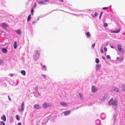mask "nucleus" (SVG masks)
Returning <instances> with one entry per match:
<instances>
[{"mask_svg": "<svg viewBox=\"0 0 125 125\" xmlns=\"http://www.w3.org/2000/svg\"><path fill=\"white\" fill-rule=\"evenodd\" d=\"M40 55V52L38 50H36L35 52L34 55L33 56V58L35 61H36L37 59L38 58Z\"/></svg>", "mask_w": 125, "mask_h": 125, "instance_id": "1", "label": "nucleus"}, {"mask_svg": "<svg viewBox=\"0 0 125 125\" xmlns=\"http://www.w3.org/2000/svg\"><path fill=\"white\" fill-rule=\"evenodd\" d=\"M109 104H112L114 105H116L117 104V101L116 99L114 101L113 99L111 98L109 102Z\"/></svg>", "mask_w": 125, "mask_h": 125, "instance_id": "2", "label": "nucleus"}, {"mask_svg": "<svg viewBox=\"0 0 125 125\" xmlns=\"http://www.w3.org/2000/svg\"><path fill=\"white\" fill-rule=\"evenodd\" d=\"M117 47L118 50L122 54H124V50L122 48V46L120 44L117 45Z\"/></svg>", "mask_w": 125, "mask_h": 125, "instance_id": "3", "label": "nucleus"}, {"mask_svg": "<svg viewBox=\"0 0 125 125\" xmlns=\"http://www.w3.org/2000/svg\"><path fill=\"white\" fill-rule=\"evenodd\" d=\"M49 106V104L47 103H44L42 105V107L44 109H46Z\"/></svg>", "mask_w": 125, "mask_h": 125, "instance_id": "4", "label": "nucleus"}, {"mask_svg": "<svg viewBox=\"0 0 125 125\" xmlns=\"http://www.w3.org/2000/svg\"><path fill=\"white\" fill-rule=\"evenodd\" d=\"M92 90L93 92L94 93L97 90V89L94 86H92Z\"/></svg>", "mask_w": 125, "mask_h": 125, "instance_id": "5", "label": "nucleus"}, {"mask_svg": "<svg viewBox=\"0 0 125 125\" xmlns=\"http://www.w3.org/2000/svg\"><path fill=\"white\" fill-rule=\"evenodd\" d=\"M24 102H23L21 104V109H19V111H23L24 110L23 106L24 105Z\"/></svg>", "mask_w": 125, "mask_h": 125, "instance_id": "6", "label": "nucleus"}, {"mask_svg": "<svg viewBox=\"0 0 125 125\" xmlns=\"http://www.w3.org/2000/svg\"><path fill=\"white\" fill-rule=\"evenodd\" d=\"M8 26V25L6 23H2V27H3L4 29H6Z\"/></svg>", "mask_w": 125, "mask_h": 125, "instance_id": "7", "label": "nucleus"}, {"mask_svg": "<svg viewBox=\"0 0 125 125\" xmlns=\"http://www.w3.org/2000/svg\"><path fill=\"white\" fill-rule=\"evenodd\" d=\"M34 107L35 109H39L41 108V107L38 104H36L34 106Z\"/></svg>", "mask_w": 125, "mask_h": 125, "instance_id": "8", "label": "nucleus"}, {"mask_svg": "<svg viewBox=\"0 0 125 125\" xmlns=\"http://www.w3.org/2000/svg\"><path fill=\"white\" fill-rule=\"evenodd\" d=\"M71 112L70 110H68L64 112V114L65 115H67L69 114Z\"/></svg>", "mask_w": 125, "mask_h": 125, "instance_id": "9", "label": "nucleus"}, {"mask_svg": "<svg viewBox=\"0 0 125 125\" xmlns=\"http://www.w3.org/2000/svg\"><path fill=\"white\" fill-rule=\"evenodd\" d=\"M1 119L2 120H3L4 121H5L6 120V117L5 115H3L1 117Z\"/></svg>", "mask_w": 125, "mask_h": 125, "instance_id": "10", "label": "nucleus"}, {"mask_svg": "<svg viewBox=\"0 0 125 125\" xmlns=\"http://www.w3.org/2000/svg\"><path fill=\"white\" fill-rule=\"evenodd\" d=\"M2 52L4 53H6L7 52V50L6 48H3L2 50Z\"/></svg>", "mask_w": 125, "mask_h": 125, "instance_id": "11", "label": "nucleus"}, {"mask_svg": "<svg viewBox=\"0 0 125 125\" xmlns=\"http://www.w3.org/2000/svg\"><path fill=\"white\" fill-rule=\"evenodd\" d=\"M37 2H38V3L40 4H45V2H44L42 1H37Z\"/></svg>", "mask_w": 125, "mask_h": 125, "instance_id": "12", "label": "nucleus"}, {"mask_svg": "<svg viewBox=\"0 0 125 125\" xmlns=\"http://www.w3.org/2000/svg\"><path fill=\"white\" fill-rule=\"evenodd\" d=\"M112 89L113 91H115L116 92H118L119 91L118 88H116L115 87H114Z\"/></svg>", "mask_w": 125, "mask_h": 125, "instance_id": "13", "label": "nucleus"}, {"mask_svg": "<svg viewBox=\"0 0 125 125\" xmlns=\"http://www.w3.org/2000/svg\"><path fill=\"white\" fill-rule=\"evenodd\" d=\"M17 42L16 41L15 42H14V44H13L14 48L15 49H16V48H17Z\"/></svg>", "mask_w": 125, "mask_h": 125, "instance_id": "14", "label": "nucleus"}, {"mask_svg": "<svg viewBox=\"0 0 125 125\" xmlns=\"http://www.w3.org/2000/svg\"><path fill=\"white\" fill-rule=\"evenodd\" d=\"M60 104L64 106H66L67 105L66 103L63 102H61Z\"/></svg>", "mask_w": 125, "mask_h": 125, "instance_id": "15", "label": "nucleus"}, {"mask_svg": "<svg viewBox=\"0 0 125 125\" xmlns=\"http://www.w3.org/2000/svg\"><path fill=\"white\" fill-rule=\"evenodd\" d=\"M85 34L87 36V37H90L91 36V34L89 32H87V33H85Z\"/></svg>", "mask_w": 125, "mask_h": 125, "instance_id": "16", "label": "nucleus"}, {"mask_svg": "<svg viewBox=\"0 0 125 125\" xmlns=\"http://www.w3.org/2000/svg\"><path fill=\"white\" fill-rule=\"evenodd\" d=\"M21 73L23 75H25L26 74V73L25 71L22 70L21 72Z\"/></svg>", "mask_w": 125, "mask_h": 125, "instance_id": "17", "label": "nucleus"}, {"mask_svg": "<svg viewBox=\"0 0 125 125\" xmlns=\"http://www.w3.org/2000/svg\"><path fill=\"white\" fill-rule=\"evenodd\" d=\"M120 29H119V30H117V31H113V33H117L119 32H120Z\"/></svg>", "mask_w": 125, "mask_h": 125, "instance_id": "18", "label": "nucleus"}, {"mask_svg": "<svg viewBox=\"0 0 125 125\" xmlns=\"http://www.w3.org/2000/svg\"><path fill=\"white\" fill-rule=\"evenodd\" d=\"M31 15H29L28 18V19H27V21H30V20L31 19Z\"/></svg>", "mask_w": 125, "mask_h": 125, "instance_id": "19", "label": "nucleus"}, {"mask_svg": "<svg viewBox=\"0 0 125 125\" xmlns=\"http://www.w3.org/2000/svg\"><path fill=\"white\" fill-rule=\"evenodd\" d=\"M31 15H32L33 14V13L34 12V9L33 7H32L31 9Z\"/></svg>", "mask_w": 125, "mask_h": 125, "instance_id": "20", "label": "nucleus"}, {"mask_svg": "<svg viewBox=\"0 0 125 125\" xmlns=\"http://www.w3.org/2000/svg\"><path fill=\"white\" fill-rule=\"evenodd\" d=\"M99 62V60L98 58H97L95 59V62L96 63H98Z\"/></svg>", "mask_w": 125, "mask_h": 125, "instance_id": "21", "label": "nucleus"}, {"mask_svg": "<svg viewBox=\"0 0 125 125\" xmlns=\"http://www.w3.org/2000/svg\"><path fill=\"white\" fill-rule=\"evenodd\" d=\"M17 32L18 34H21V31L20 30H17Z\"/></svg>", "mask_w": 125, "mask_h": 125, "instance_id": "22", "label": "nucleus"}, {"mask_svg": "<svg viewBox=\"0 0 125 125\" xmlns=\"http://www.w3.org/2000/svg\"><path fill=\"white\" fill-rule=\"evenodd\" d=\"M0 125H5V123L3 121H1L0 123Z\"/></svg>", "mask_w": 125, "mask_h": 125, "instance_id": "23", "label": "nucleus"}, {"mask_svg": "<svg viewBox=\"0 0 125 125\" xmlns=\"http://www.w3.org/2000/svg\"><path fill=\"white\" fill-rule=\"evenodd\" d=\"M122 86L123 91L125 92V86L124 85H122Z\"/></svg>", "mask_w": 125, "mask_h": 125, "instance_id": "24", "label": "nucleus"}, {"mask_svg": "<svg viewBox=\"0 0 125 125\" xmlns=\"http://www.w3.org/2000/svg\"><path fill=\"white\" fill-rule=\"evenodd\" d=\"M16 118L18 120H19L20 119L19 116L18 115H16Z\"/></svg>", "mask_w": 125, "mask_h": 125, "instance_id": "25", "label": "nucleus"}, {"mask_svg": "<svg viewBox=\"0 0 125 125\" xmlns=\"http://www.w3.org/2000/svg\"><path fill=\"white\" fill-rule=\"evenodd\" d=\"M3 63V61L1 59H0V65L1 64Z\"/></svg>", "mask_w": 125, "mask_h": 125, "instance_id": "26", "label": "nucleus"}, {"mask_svg": "<svg viewBox=\"0 0 125 125\" xmlns=\"http://www.w3.org/2000/svg\"><path fill=\"white\" fill-rule=\"evenodd\" d=\"M37 6V4L36 2H35L34 3V5L33 6V8H35L36 7V6Z\"/></svg>", "mask_w": 125, "mask_h": 125, "instance_id": "27", "label": "nucleus"}, {"mask_svg": "<svg viewBox=\"0 0 125 125\" xmlns=\"http://www.w3.org/2000/svg\"><path fill=\"white\" fill-rule=\"evenodd\" d=\"M79 94V95L80 97L81 98V99H82V97L81 94L80 93Z\"/></svg>", "mask_w": 125, "mask_h": 125, "instance_id": "28", "label": "nucleus"}, {"mask_svg": "<svg viewBox=\"0 0 125 125\" xmlns=\"http://www.w3.org/2000/svg\"><path fill=\"white\" fill-rule=\"evenodd\" d=\"M99 67V66L98 64H97L96 65V68L97 70H98V69Z\"/></svg>", "mask_w": 125, "mask_h": 125, "instance_id": "29", "label": "nucleus"}, {"mask_svg": "<svg viewBox=\"0 0 125 125\" xmlns=\"http://www.w3.org/2000/svg\"><path fill=\"white\" fill-rule=\"evenodd\" d=\"M108 9L107 7H104L103 8V10H107Z\"/></svg>", "mask_w": 125, "mask_h": 125, "instance_id": "30", "label": "nucleus"}, {"mask_svg": "<svg viewBox=\"0 0 125 125\" xmlns=\"http://www.w3.org/2000/svg\"><path fill=\"white\" fill-rule=\"evenodd\" d=\"M106 58L108 59H109L110 58V55H107L106 56Z\"/></svg>", "mask_w": 125, "mask_h": 125, "instance_id": "31", "label": "nucleus"}, {"mask_svg": "<svg viewBox=\"0 0 125 125\" xmlns=\"http://www.w3.org/2000/svg\"><path fill=\"white\" fill-rule=\"evenodd\" d=\"M103 13V12H101V13L100 16L99 17V19H100L101 18V16H102V14Z\"/></svg>", "mask_w": 125, "mask_h": 125, "instance_id": "32", "label": "nucleus"}, {"mask_svg": "<svg viewBox=\"0 0 125 125\" xmlns=\"http://www.w3.org/2000/svg\"><path fill=\"white\" fill-rule=\"evenodd\" d=\"M104 50L105 52H106L107 51V49L106 47H105L104 48Z\"/></svg>", "mask_w": 125, "mask_h": 125, "instance_id": "33", "label": "nucleus"}, {"mask_svg": "<svg viewBox=\"0 0 125 125\" xmlns=\"http://www.w3.org/2000/svg\"><path fill=\"white\" fill-rule=\"evenodd\" d=\"M104 25L105 27H106L107 26V23H104Z\"/></svg>", "mask_w": 125, "mask_h": 125, "instance_id": "34", "label": "nucleus"}, {"mask_svg": "<svg viewBox=\"0 0 125 125\" xmlns=\"http://www.w3.org/2000/svg\"><path fill=\"white\" fill-rule=\"evenodd\" d=\"M106 98V96L105 95H104V97L103 99H102V100H104L105 98Z\"/></svg>", "mask_w": 125, "mask_h": 125, "instance_id": "35", "label": "nucleus"}, {"mask_svg": "<svg viewBox=\"0 0 125 125\" xmlns=\"http://www.w3.org/2000/svg\"><path fill=\"white\" fill-rule=\"evenodd\" d=\"M100 51L101 53H103V50L102 49H101L100 50Z\"/></svg>", "mask_w": 125, "mask_h": 125, "instance_id": "36", "label": "nucleus"}, {"mask_svg": "<svg viewBox=\"0 0 125 125\" xmlns=\"http://www.w3.org/2000/svg\"><path fill=\"white\" fill-rule=\"evenodd\" d=\"M98 14L97 12H95L94 13V15L95 16H97L98 15Z\"/></svg>", "mask_w": 125, "mask_h": 125, "instance_id": "37", "label": "nucleus"}, {"mask_svg": "<svg viewBox=\"0 0 125 125\" xmlns=\"http://www.w3.org/2000/svg\"><path fill=\"white\" fill-rule=\"evenodd\" d=\"M95 44V43H93V44H92V47H93V48H94V47Z\"/></svg>", "mask_w": 125, "mask_h": 125, "instance_id": "38", "label": "nucleus"}, {"mask_svg": "<svg viewBox=\"0 0 125 125\" xmlns=\"http://www.w3.org/2000/svg\"><path fill=\"white\" fill-rule=\"evenodd\" d=\"M42 76H43V77L44 78H46V76L45 75H42Z\"/></svg>", "mask_w": 125, "mask_h": 125, "instance_id": "39", "label": "nucleus"}, {"mask_svg": "<svg viewBox=\"0 0 125 125\" xmlns=\"http://www.w3.org/2000/svg\"><path fill=\"white\" fill-rule=\"evenodd\" d=\"M18 125H22L21 123V122H19L18 124Z\"/></svg>", "mask_w": 125, "mask_h": 125, "instance_id": "40", "label": "nucleus"}, {"mask_svg": "<svg viewBox=\"0 0 125 125\" xmlns=\"http://www.w3.org/2000/svg\"><path fill=\"white\" fill-rule=\"evenodd\" d=\"M36 22L35 21H32V23L33 24H34V23H36Z\"/></svg>", "mask_w": 125, "mask_h": 125, "instance_id": "41", "label": "nucleus"}, {"mask_svg": "<svg viewBox=\"0 0 125 125\" xmlns=\"http://www.w3.org/2000/svg\"><path fill=\"white\" fill-rule=\"evenodd\" d=\"M43 67L45 69L46 68V66L45 65H44L43 66Z\"/></svg>", "mask_w": 125, "mask_h": 125, "instance_id": "42", "label": "nucleus"}, {"mask_svg": "<svg viewBox=\"0 0 125 125\" xmlns=\"http://www.w3.org/2000/svg\"><path fill=\"white\" fill-rule=\"evenodd\" d=\"M102 59H104V60H105V58L104 56H102Z\"/></svg>", "mask_w": 125, "mask_h": 125, "instance_id": "43", "label": "nucleus"}, {"mask_svg": "<svg viewBox=\"0 0 125 125\" xmlns=\"http://www.w3.org/2000/svg\"><path fill=\"white\" fill-rule=\"evenodd\" d=\"M8 97L9 100L10 101H11V99L10 98V97L9 96H8Z\"/></svg>", "mask_w": 125, "mask_h": 125, "instance_id": "44", "label": "nucleus"}, {"mask_svg": "<svg viewBox=\"0 0 125 125\" xmlns=\"http://www.w3.org/2000/svg\"><path fill=\"white\" fill-rule=\"evenodd\" d=\"M44 1H45V2H48L49 0H43Z\"/></svg>", "mask_w": 125, "mask_h": 125, "instance_id": "45", "label": "nucleus"}, {"mask_svg": "<svg viewBox=\"0 0 125 125\" xmlns=\"http://www.w3.org/2000/svg\"><path fill=\"white\" fill-rule=\"evenodd\" d=\"M10 76H13V74H10Z\"/></svg>", "mask_w": 125, "mask_h": 125, "instance_id": "46", "label": "nucleus"}, {"mask_svg": "<svg viewBox=\"0 0 125 125\" xmlns=\"http://www.w3.org/2000/svg\"><path fill=\"white\" fill-rule=\"evenodd\" d=\"M60 0L62 2H63V0Z\"/></svg>", "mask_w": 125, "mask_h": 125, "instance_id": "47", "label": "nucleus"}, {"mask_svg": "<svg viewBox=\"0 0 125 125\" xmlns=\"http://www.w3.org/2000/svg\"><path fill=\"white\" fill-rule=\"evenodd\" d=\"M117 60H118L119 59V58L118 57H117Z\"/></svg>", "mask_w": 125, "mask_h": 125, "instance_id": "48", "label": "nucleus"}, {"mask_svg": "<svg viewBox=\"0 0 125 125\" xmlns=\"http://www.w3.org/2000/svg\"><path fill=\"white\" fill-rule=\"evenodd\" d=\"M93 16L94 17V16Z\"/></svg>", "mask_w": 125, "mask_h": 125, "instance_id": "49", "label": "nucleus"}]
</instances>
